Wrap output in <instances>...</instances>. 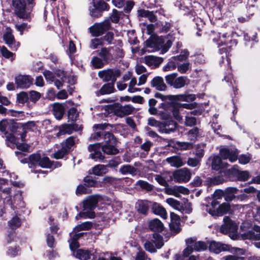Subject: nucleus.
I'll list each match as a JSON object with an SVG mask.
<instances>
[{"label":"nucleus","instance_id":"nucleus-1","mask_svg":"<svg viewBox=\"0 0 260 260\" xmlns=\"http://www.w3.org/2000/svg\"><path fill=\"white\" fill-rule=\"evenodd\" d=\"M98 202V197L96 196H89L83 202V211L80 212L76 217V219L80 217L92 218L94 217V213L92 210L95 208Z\"/></svg>","mask_w":260,"mask_h":260},{"label":"nucleus","instance_id":"nucleus-2","mask_svg":"<svg viewBox=\"0 0 260 260\" xmlns=\"http://www.w3.org/2000/svg\"><path fill=\"white\" fill-rule=\"evenodd\" d=\"M187 247L183 251V254L184 256H189L193 250L197 251H204L208 247V244L205 242L196 241L194 238H190L186 240Z\"/></svg>","mask_w":260,"mask_h":260},{"label":"nucleus","instance_id":"nucleus-3","mask_svg":"<svg viewBox=\"0 0 260 260\" xmlns=\"http://www.w3.org/2000/svg\"><path fill=\"white\" fill-rule=\"evenodd\" d=\"M104 140L105 143L102 147L104 153L107 154H115L118 152L116 148L117 141L113 134L109 132L105 133Z\"/></svg>","mask_w":260,"mask_h":260},{"label":"nucleus","instance_id":"nucleus-4","mask_svg":"<svg viewBox=\"0 0 260 260\" xmlns=\"http://www.w3.org/2000/svg\"><path fill=\"white\" fill-rule=\"evenodd\" d=\"M168 84L175 88H180L184 87L188 82L186 76L177 77V73H172L165 77Z\"/></svg>","mask_w":260,"mask_h":260},{"label":"nucleus","instance_id":"nucleus-5","mask_svg":"<svg viewBox=\"0 0 260 260\" xmlns=\"http://www.w3.org/2000/svg\"><path fill=\"white\" fill-rule=\"evenodd\" d=\"M111 27L109 19H106L101 23H96L89 28L90 32L94 37L102 36Z\"/></svg>","mask_w":260,"mask_h":260},{"label":"nucleus","instance_id":"nucleus-6","mask_svg":"<svg viewBox=\"0 0 260 260\" xmlns=\"http://www.w3.org/2000/svg\"><path fill=\"white\" fill-rule=\"evenodd\" d=\"M29 167L30 165H38L42 168H49L51 166V162L48 157L42 156L40 154L34 153L29 157Z\"/></svg>","mask_w":260,"mask_h":260},{"label":"nucleus","instance_id":"nucleus-7","mask_svg":"<svg viewBox=\"0 0 260 260\" xmlns=\"http://www.w3.org/2000/svg\"><path fill=\"white\" fill-rule=\"evenodd\" d=\"M98 75L104 81H111L112 83H114L117 78L120 76V72L118 69H109L100 71Z\"/></svg>","mask_w":260,"mask_h":260},{"label":"nucleus","instance_id":"nucleus-8","mask_svg":"<svg viewBox=\"0 0 260 260\" xmlns=\"http://www.w3.org/2000/svg\"><path fill=\"white\" fill-rule=\"evenodd\" d=\"M4 202L10 205L13 209L17 208V207H23L25 206V203L23 201L22 192L20 190L16 191L13 197V199L11 197H6L4 199Z\"/></svg>","mask_w":260,"mask_h":260},{"label":"nucleus","instance_id":"nucleus-9","mask_svg":"<svg viewBox=\"0 0 260 260\" xmlns=\"http://www.w3.org/2000/svg\"><path fill=\"white\" fill-rule=\"evenodd\" d=\"M12 4L15 13L18 17L22 19L28 18V15L26 12L25 0H13Z\"/></svg>","mask_w":260,"mask_h":260},{"label":"nucleus","instance_id":"nucleus-10","mask_svg":"<svg viewBox=\"0 0 260 260\" xmlns=\"http://www.w3.org/2000/svg\"><path fill=\"white\" fill-rule=\"evenodd\" d=\"M3 39L5 43L13 51H16L20 46V43L16 41L12 34V31L9 28H7L6 31L4 34Z\"/></svg>","mask_w":260,"mask_h":260},{"label":"nucleus","instance_id":"nucleus-11","mask_svg":"<svg viewBox=\"0 0 260 260\" xmlns=\"http://www.w3.org/2000/svg\"><path fill=\"white\" fill-rule=\"evenodd\" d=\"M173 176L175 182L178 183L188 182L191 178V173L187 168H183L175 171Z\"/></svg>","mask_w":260,"mask_h":260},{"label":"nucleus","instance_id":"nucleus-12","mask_svg":"<svg viewBox=\"0 0 260 260\" xmlns=\"http://www.w3.org/2000/svg\"><path fill=\"white\" fill-rule=\"evenodd\" d=\"M219 152L223 159H228L232 162H235L238 158V152L235 148H222L220 149Z\"/></svg>","mask_w":260,"mask_h":260},{"label":"nucleus","instance_id":"nucleus-13","mask_svg":"<svg viewBox=\"0 0 260 260\" xmlns=\"http://www.w3.org/2000/svg\"><path fill=\"white\" fill-rule=\"evenodd\" d=\"M135 108L131 105L121 106L119 104L115 105L113 108L114 114L118 117H123L126 115L131 114Z\"/></svg>","mask_w":260,"mask_h":260},{"label":"nucleus","instance_id":"nucleus-14","mask_svg":"<svg viewBox=\"0 0 260 260\" xmlns=\"http://www.w3.org/2000/svg\"><path fill=\"white\" fill-rule=\"evenodd\" d=\"M210 36L213 41L216 43L218 46L226 44L228 41H232V33H224L221 37L219 34L211 31Z\"/></svg>","mask_w":260,"mask_h":260},{"label":"nucleus","instance_id":"nucleus-15","mask_svg":"<svg viewBox=\"0 0 260 260\" xmlns=\"http://www.w3.org/2000/svg\"><path fill=\"white\" fill-rule=\"evenodd\" d=\"M101 146L100 143H96L90 145L88 146V150L91 152L90 157L95 160H103L104 156L101 151Z\"/></svg>","mask_w":260,"mask_h":260},{"label":"nucleus","instance_id":"nucleus-16","mask_svg":"<svg viewBox=\"0 0 260 260\" xmlns=\"http://www.w3.org/2000/svg\"><path fill=\"white\" fill-rule=\"evenodd\" d=\"M142 60L143 62L151 68H155L159 67L163 61L162 58L153 55L145 56L142 58Z\"/></svg>","mask_w":260,"mask_h":260},{"label":"nucleus","instance_id":"nucleus-17","mask_svg":"<svg viewBox=\"0 0 260 260\" xmlns=\"http://www.w3.org/2000/svg\"><path fill=\"white\" fill-rule=\"evenodd\" d=\"M154 38L156 41V46L158 47V50L161 49V54L167 52L172 45V42L170 40L166 41L164 38L159 37H155Z\"/></svg>","mask_w":260,"mask_h":260},{"label":"nucleus","instance_id":"nucleus-18","mask_svg":"<svg viewBox=\"0 0 260 260\" xmlns=\"http://www.w3.org/2000/svg\"><path fill=\"white\" fill-rule=\"evenodd\" d=\"M170 218L171 222L169 226L171 231L175 233H178L181 231L179 216L174 212H171Z\"/></svg>","mask_w":260,"mask_h":260},{"label":"nucleus","instance_id":"nucleus-19","mask_svg":"<svg viewBox=\"0 0 260 260\" xmlns=\"http://www.w3.org/2000/svg\"><path fill=\"white\" fill-rule=\"evenodd\" d=\"M33 79L29 76L19 75L16 77L15 82L17 86L21 88H28L32 84Z\"/></svg>","mask_w":260,"mask_h":260},{"label":"nucleus","instance_id":"nucleus-20","mask_svg":"<svg viewBox=\"0 0 260 260\" xmlns=\"http://www.w3.org/2000/svg\"><path fill=\"white\" fill-rule=\"evenodd\" d=\"M224 223L221 226L220 231L223 234L233 232L237 230V225L229 217L223 219Z\"/></svg>","mask_w":260,"mask_h":260},{"label":"nucleus","instance_id":"nucleus-21","mask_svg":"<svg viewBox=\"0 0 260 260\" xmlns=\"http://www.w3.org/2000/svg\"><path fill=\"white\" fill-rule=\"evenodd\" d=\"M230 207L226 203H223L218 206L216 209L212 210L207 207V210L213 216H221L228 213Z\"/></svg>","mask_w":260,"mask_h":260},{"label":"nucleus","instance_id":"nucleus-22","mask_svg":"<svg viewBox=\"0 0 260 260\" xmlns=\"http://www.w3.org/2000/svg\"><path fill=\"white\" fill-rule=\"evenodd\" d=\"M209 250L215 253H219L222 251H225L228 249V246L219 242L215 241L211 242L209 244Z\"/></svg>","mask_w":260,"mask_h":260},{"label":"nucleus","instance_id":"nucleus-23","mask_svg":"<svg viewBox=\"0 0 260 260\" xmlns=\"http://www.w3.org/2000/svg\"><path fill=\"white\" fill-rule=\"evenodd\" d=\"M152 87H155L158 90H165L166 88V85L164 83V79L161 77H156L151 81Z\"/></svg>","mask_w":260,"mask_h":260},{"label":"nucleus","instance_id":"nucleus-24","mask_svg":"<svg viewBox=\"0 0 260 260\" xmlns=\"http://www.w3.org/2000/svg\"><path fill=\"white\" fill-rule=\"evenodd\" d=\"M83 235L82 233H72L71 234V238L69 241L70 242V247L71 250L76 251V249L79 246V244L77 242V240Z\"/></svg>","mask_w":260,"mask_h":260},{"label":"nucleus","instance_id":"nucleus-25","mask_svg":"<svg viewBox=\"0 0 260 260\" xmlns=\"http://www.w3.org/2000/svg\"><path fill=\"white\" fill-rule=\"evenodd\" d=\"M153 212L164 219H167V212L166 209L159 204L154 203L152 207Z\"/></svg>","mask_w":260,"mask_h":260},{"label":"nucleus","instance_id":"nucleus-26","mask_svg":"<svg viewBox=\"0 0 260 260\" xmlns=\"http://www.w3.org/2000/svg\"><path fill=\"white\" fill-rule=\"evenodd\" d=\"M64 112V109L62 104L55 103L53 105V113L55 117L58 120L62 118Z\"/></svg>","mask_w":260,"mask_h":260},{"label":"nucleus","instance_id":"nucleus-27","mask_svg":"<svg viewBox=\"0 0 260 260\" xmlns=\"http://www.w3.org/2000/svg\"><path fill=\"white\" fill-rule=\"evenodd\" d=\"M114 90V83H108L104 84L99 91L95 92L97 96L110 94L113 92Z\"/></svg>","mask_w":260,"mask_h":260},{"label":"nucleus","instance_id":"nucleus-28","mask_svg":"<svg viewBox=\"0 0 260 260\" xmlns=\"http://www.w3.org/2000/svg\"><path fill=\"white\" fill-rule=\"evenodd\" d=\"M149 229L154 232H160L164 229L162 223L158 219H154L151 220L149 223Z\"/></svg>","mask_w":260,"mask_h":260},{"label":"nucleus","instance_id":"nucleus-29","mask_svg":"<svg viewBox=\"0 0 260 260\" xmlns=\"http://www.w3.org/2000/svg\"><path fill=\"white\" fill-rule=\"evenodd\" d=\"M93 253L92 251L80 249L74 251V255L80 259L86 260L90 258V256L93 255Z\"/></svg>","mask_w":260,"mask_h":260},{"label":"nucleus","instance_id":"nucleus-30","mask_svg":"<svg viewBox=\"0 0 260 260\" xmlns=\"http://www.w3.org/2000/svg\"><path fill=\"white\" fill-rule=\"evenodd\" d=\"M166 160L171 166L177 168L180 167L184 164L182 159L178 156L168 157Z\"/></svg>","mask_w":260,"mask_h":260},{"label":"nucleus","instance_id":"nucleus-31","mask_svg":"<svg viewBox=\"0 0 260 260\" xmlns=\"http://www.w3.org/2000/svg\"><path fill=\"white\" fill-rule=\"evenodd\" d=\"M119 172L123 175L131 174L135 176L137 174V169L133 166L126 165L122 166L119 169Z\"/></svg>","mask_w":260,"mask_h":260},{"label":"nucleus","instance_id":"nucleus-32","mask_svg":"<svg viewBox=\"0 0 260 260\" xmlns=\"http://www.w3.org/2000/svg\"><path fill=\"white\" fill-rule=\"evenodd\" d=\"M111 48H103L99 51L98 55L102 58L103 60L107 62L112 58L111 53Z\"/></svg>","mask_w":260,"mask_h":260},{"label":"nucleus","instance_id":"nucleus-33","mask_svg":"<svg viewBox=\"0 0 260 260\" xmlns=\"http://www.w3.org/2000/svg\"><path fill=\"white\" fill-rule=\"evenodd\" d=\"M138 14L139 16L147 18L150 22H153L156 21V17L153 12L142 9L138 11Z\"/></svg>","mask_w":260,"mask_h":260},{"label":"nucleus","instance_id":"nucleus-34","mask_svg":"<svg viewBox=\"0 0 260 260\" xmlns=\"http://www.w3.org/2000/svg\"><path fill=\"white\" fill-rule=\"evenodd\" d=\"M13 123L10 121H8L3 119L0 121V131L7 134L8 131H12V128H13Z\"/></svg>","mask_w":260,"mask_h":260},{"label":"nucleus","instance_id":"nucleus-35","mask_svg":"<svg viewBox=\"0 0 260 260\" xmlns=\"http://www.w3.org/2000/svg\"><path fill=\"white\" fill-rule=\"evenodd\" d=\"M73 126L69 124H63L59 126V132L57 133L56 136L59 137L60 136L64 134H70L73 131Z\"/></svg>","mask_w":260,"mask_h":260},{"label":"nucleus","instance_id":"nucleus-36","mask_svg":"<svg viewBox=\"0 0 260 260\" xmlns=\"http://www.w3.org/2000/svg\"><path fill=\"white\" fill-rule=\"evenodd\" d=\"M92 4L93 7L100 11L108 10L109 9V5L103 0H92Z\"/></svg>","mask_w":260,"mask_h":260},{"label":"nucleus","instance_id":"nucleus-37","mask_svg":"<svg viewBox=\"0 0 260 260\" xmlns=\"http://www.w3.org/2000/svg\"><path fill=\"white\" fill-rule=\"evenodd\" d=\"M246 239L253 240H260V228H257L254 231H249L245 234Z\"/></svg>","mask_w":260,"mask_h":260},{"label":"nucleus","instance_id":"nucleus-38","mask_svg":"<svg viewBox=\"0 0 260 260\" xmlns=\"http://www.w3.org/2000/svg\"><path fill=\"white\" fill-rule=\"evenodd\" d=\"M55 75L59 77L60 80H54V85L56 86L58 89H59L62 86V82H64L66 80V75L63 71H58L56 72Z\"/></svg>","mask_w":260,"mask_h":260},{"label":"nucleus","instance_id":"nucleus-39","mask_svg":"<svg viewBox=\"0 0 260 260\" xmlns=\"http://www.w3.org/2000/svg\"><path fill=\"white\" fill-rule=\"evenodd\" d=\"M107 172V167L103 165H98L92 168L93 174L97 176H102Z\"/></svg>","mask_w":260,"mask_h":260},{"label":"nucleus","instance_id":"nucleus-40","mask_svg":"<svg viewBox=\"0 0 260 260\" xmlns=\"http://www.w3.org/2000/svg\"><path fill=\"white\" fill-rule=\"evenodd\" d=\"M177 123L173 120L167 121L164 126L162 131L165 133H170L174 132L176 128Z\"/></svg>","mask_w":260,"mask_h":260},{"label":"nucleus","instance_id":"nucleus-41","mask_svg":"<svg viewBox=\"0 0 260 260\" xmlns=\"http://www.w3.org/2000/svg\"><path fill=\"white\" fill-rule=\"evenodd\" d=\"M166 202L167 204H168L171 207L173 208L174 209L180 211L181 210L182 203L179 201L172 198H170L167 199L166 200Z\"/></svg>","mask_w":260,"mask_h":260},{"label":"nucleus","instance_id":"nucleus-42","mask_svg":"<svg viewBox=\"0 0 260 260\" xmlns=\"http://www.w3.org/2000/svg\"><path fill=\"white\" fill-rule=\"evenodd\" d=\"M1 52L3 57L7 59H10L13 61L15 59V54L10 51L5 46L0 47Z\"/></svg>","mask_w":260,"mask_h":260},{"label":"nucleus","instance_id":"nucleus-43","mask_svg":"<svg viewBox=\"0 0 260 260\" xmlns=\"http://www.w3.org/2000/svg\"><path fill=\"white\" fill-rule=\"evenodd\" d=\"M92 227V223L90 221H86L77 225L74 229L73 233L78 232L82 230H88Z\"/></svg>","mask_w":260,"mask_h":260},{"label":"nucleus","instance_id":"nucleus-44","mask_svg":"<svg viewBox=\"0 0 260 260\" xmlns=\"http://www.w3.org/2000/svg\"><path fill=\"white\" fill-rule=\"evenodd\" d=\"M75 144V138L70 137L62 143V147L68 151H69Z\"/></svg>","mask_w":260,"mask_h":260},{"label":"nucleus","instance_id":"nucleus-45","mask_svg":"<svg viewBox=\"0 0 260 260\" xmlns=\"http://www.w3.org/2000/svg\"><path fill=\"white\" fill-rule=\"evenodd\" d=\"M211 166L213 169L219 170L222 167L221 158L218 156H214L212 159Z\"/></svg>","mask_w":260,"mask_h":260},{"label":"nucleus","instance_id":"nucleus-46","mask_svg":"<svg viewBox=\"0 0 260 260\" xmlns=\"http://www.w3.org/2000/svg\"><path fill=\"white\" fill-rule=\"evenodd\" d=\"M138 211L143 214H146L148 209V203L146 201H139L137 204Z\"/></svg>","mask_w":260,"mask_h":260},{"label":"nucleus","instance_id":"nucleus-47","mask_svg":"<svg viewBox=\"0 0 260 260\" xmlns=\"http://www.w3.org/2000/svg\"><path fill=\"white\" fill-rule=\"evenodd\" d=\"M153 240H152L156 247L158 249L160 248L164 243L161 236L157 233H154L153 235Z\"/></svg>","mask_w":260,"mask_h":260},{"label":"nucleus","instance_id":"nucleus-48","mask_svg":"<svg viewBox=\"0 0 260 260\" xmlns=\"http://www.w3.org/2000/svg\"><path fill=\"white\" fill-rule=\"evenodd\" d=\"M137 186H140L142 189L147 191H151L153 189V186L152 185L149 184L147 182L143 180H140L136 183Z\"/></svg>","mask_w":260,"mask_h":260},{"label":"nucleus","instance_id":"nucleus-49","mask_svg":"<svg viewBox=\"0 0 260 260\" xmlns=\"http://www.w3.org/2000/svg\"><path fill=\"white\" fill-rule=\"evenodd\" d=\"M236 175L238 180L241 181L247 180L250 177L249 173L247 171L238 170L236 173Z\"/></svg>","mask_w":260,"mask_h":260},{"label":"nucleus","instance_id":"nucleus-50","mask_svg":"<svg viewBox=\"0 0 260 260\" xmlns=\"http://www.w3.org/2000/svg\"><path fill=\"white\" fill-rule=\"evenodd\" d=\"M20 225L21 220L17 216L13 217L8 221L9 226L12 229L18 228Z\"/></svg>","mask_w":260,"mask_h":260},{"label":"nucleus","instance_id":"nucleus-51","mask_svg":"<svg viewBox=\"0 0 260 260\" xmlns=\"http://www.w3.org/2000/svg\"><path fill=\"white\" fill-rule=\"evenodd\" d=\"M146 46L147 48H150V51H155L158 50V47L156 46V41L154 37L151 39L147 40L146 41Z\"/></svg>","mask_w":260,"mask_h":260},{"label":"nucleus","instance_id":"nucleus-52","mask_svg":"<svg viewBox=\"0 0 260 260\" xmlns=\"http://www.w3.org/2000/svg\"><path fill=\"white\" fill-rule=\"evenodd\" d=\"M176 145L181 150H189L193 147V143L192 142H177Z\"/></svg>","mask_w":260,"mask_h":260},{"label":"nucleus","instance_id":"nucleus-53","mask_svg":"<svg viewBox=\"0 0 260 260\" xmlns=\"http://www.w3.org/2000/svg\"><path fill=\"white\" fill-rule=\"evenodd\" d=\"M190 68V64L189 62H184L177 66V70L181 74L185 73Z\"/></svg>","mask_w":260,"mask_h":260},{"label":"nucleus","instance_id":"nucleus-54","mask_svg":"<svg viewBox=\"0 0 260 260\" xmlns=\"http://www.w3.org/2000/svg\"><path fill=\"white\" fill-rule=\"evenodd\" d=\"M104 60L103 59L98 57H94L92 58L91 60V63L92 66L95 68L97 69L101 68L104 66Z\"/></svg>","mask_w":260,"mask_h":260},{"label":"nucleus","instance_id":"nucleus-55","mask_svg":"<svg viewBox=\"0 0 260 260\" xmlns=\"http://www.w3.org/2000/svg\"><path fill=\"white\" fill-rule=\"evenodd\" d=\"M182 209L179 211L182 213L189 214L192 211V208L191 204L188 202H184L182 203Z\"/></svg>","mask_w":260,"mask_h":260},{"label":"nucleus","instance_id":"nucleus-56","mask_svg":"<svg viewBox=\"0 0 260 260\" xmlns=\"http://www.w3.org/2000/svg\"><path fill=\"white\" fill-rule=\"evenodd\" d=\"M104 43L101 39L95 38L92 39L90 42V48L92 49L97 48L100 45H103Z\"/></svg>","mask_w":260,"mask_h":260},{"label":"nucleus","instance_id":"nucleus-57","mask_svg":"<svg viewBox=\"0 0 260 260\" xmlns=\"http://www.w3.org/2000/svg\"><path fill=\"white\" fill-rule=\"evenodd\" d=\"M29 95L30 101L35 103L41 98V93L35 90L29 91Z\"/></svg>","mask_w":260,"mask_h":260},{"label":"nucleus","instance_id":"nucleus-58","mask_svg":"<svg viewBox=\"0 0 260 260\" xmlns=\"http://www.w3.org/2000/svg\"><path fill=\"white\" fill-rule=\"evenodd\" d=\"M198 133L199 129L197 127H194L190 129L188 133V136L189 140L191 141H195L197 140Z\"/></svg>","mask_w":260,"mask_h":260},{"label":"nucleus","instance_id":"nucleus-59","mask_svg":"<svg viewBox=\"0 0 260 260\" xmlns=\"http://www.w3.org/2000/svg\"><path fill=\"white\" fill-rule=\"evenodd\" d=\"M251 158V155L247 153L239 156L238 158L239 162L241 164L245 165L248 163Z\"/></svg>","mask_w":260,"mask_h":260},{"label":"nucleus","instance_id":"nucleus-60","mask_svg":"<svg viewBox=\"0 0 260 260\" xmlns=\"http://www.w3.org/2000/svg\"><path fill=\"white\" fill-rule=\"evenodd\" d=\"M28 99V94L25 92H21L17 94V100L19 103L24 104Z\"/></svg>","mask_w":260,"mask_h":260},{"label":"nucleus","instance_id":"nucleus-61","mask_svg":"<svg viewBox=\"0 0 260 260\" xmlns=\"http://www.w3.org/2000/svg\"><path fill=\"white\" fill-rule=\"evenodd\" d=\"M237 189L235 187L228 188L225 191V194L228 196V200H232L234 198V194L237 192Z\"/></svg>","mask_w":260,"mask_h":260},{"label":"nucleus","instance_id":"nucleus-62","mask_svg":"<svg viewBox=\"0 0 260 260\" xmlns=\"http://www.w3.org/2000/svg\"><path fill=\"white\" fill-rule=\"evenodd\" d=\"M189 55L188 51L185 49L183 51L181 52V54L177 56H174L172 57V59L174 60H178L179 61H183L186 60Z\"/></svg>","mask_w":260,"mask_h":260},{"label":"nucleus","instance_id":"nucleus-63","mask_svg":"<svg viewBox=\"0 0 260 260\" xmlns=\"http://www.w3.org/2000/svg\"><path fill=\"white\" fill-rule=\"evenodd\" d=\"M144 247L147 251L151 253L156 251V247L152 241H147L144 244Z\"/></svg>","mask_w":260,"mask_h":260},{"label":"nucleus","instance_id":"nucleus-64","mask_svg":"<svg viewBox=\"0 0 260 260\" xmlns=\"http://www.w3.org/2000/svg\"><path fill=\"white\" fill-rule=\"evenodd\" d=\"M224 181V179L221 176H215L210 178L209 183L211 185H218L222 183Z\"/></svg>","mask_w":260,"mask_h":260}]
</instances>
